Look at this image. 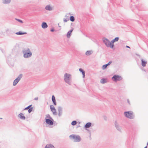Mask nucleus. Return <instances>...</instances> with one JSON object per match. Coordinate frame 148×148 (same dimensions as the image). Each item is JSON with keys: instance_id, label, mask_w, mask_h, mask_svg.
Returning a JSON list of instances; mask_svg holds the SVG:
<instances>
[{"instance_id": "obj_34", "label": "nucleus", "mask_w": 148, "mask_h": 148, "mask_svg": "<svg viewBox=\"0 0 148 148\" xmlns=\"http://www.w3.org/2000/svg\"><path fill=\"white\" fill-rule=\"evenodd\" d=\"M126 47H127V48H129L130 49V47L129 46H126Z\"/></svg>"}, {"instance_id": "obj_15", "label": "nucleus", "mask_w": 148, "mask_h": 148, "mask_svg": "<svg viewBox=\"0 0 148 148\" xmlns=\"http://www.w3.org/2000/svg\"><path fill=\"white\" fill-rule=\"evenodd\" d=\"M142 61V65L143 66H146V64H147V62L146 61H144L143 59L141 60Z\"/></svg>"}, {"instance_id": "obj_25", "label": "nucleus", "mask_w": 148, "mask_h": 148, "mask_svg": "<svg viewBox=\"0 0 148 148\" xmlns=\"http://www.w3.org/2000/svg\"><path fill=\"white\" fill-rule=\"evenodd\" d=\"M106 79H101V83L103 84L106 83Z\"/></svg>"}, {"instance_id": "obj_21", "label": "nucleus", "mask_w": 148, "mask_h": 148, "mask_svg": "<svg viewBox=\"0 0 148 148\" xmlns=\"http://www.w3.org/2000/svg\"><path fill=\"white\" fill-rule=\"evenodd\" d=\"M46 122L47 124L49 125H52L53 124L52 121H46Z\"/></svg>"}, {"instance_id": "obj_8", "label": "nucleus", "mask_w": 148, "mask_h": 148, "mask_svg": "<svg viewBox=\"0 0 148 148\" xmlns=\"http://www.w3.org/2000/svg\"><path fill=\"white\" fill-rule=\"evenodd\" d=\"M22 76V74H20L19 76L14 81L13 84V85L14 86H15L17 84L21 78Z\"/></svg>"}, {"instance_id": "obj_32", "label": "nucleus", "mask_w": 148, "mask_h": 148, "mask_svg": "<svg viewBox=\"0 0 148 148\" xmlns=\"http://www.w3.org/2000/svg\"><path fill=\"white\" fill-rule=\"evenodd\" d=\"M64 21L65 22H66L67 21V20L65 19H64Z\"/></svg>"}, {"instance_id": "obj_2", "label": "nucleus", "mask_w": 148, "mask_h": 148, "mask_svg": "<svg viewBox=\"0 0 148 148\" xmlns=\"http://www.w3.org/2000/svg\"><path fill=\"white\" fill-rule=\"evenodd\" d=\"M103 41L106 45L109 47L113 48L114 47L113 42H112V40L111 42H110L107 39L104 38L103 40Z\"/></svg>"}, {"instance_id": "obj_22", "label": "nucleus", "mask_w": 148, "mask_h": 148, "mask_svg": "<svg viewBox=\"0 0 148 148\" xmlns=\"http://www.w3.org/2000/svg\"><path fill=\"white\" fill-rule=\"evenodd\" d=\"M70 20L72 22H73L75 20L74 17L73 16H71L70 18Z\"/></svg>"}, {"instance_id": "obj_37", "label": "nucleus", "mask_w": 148, "mask_h": 148, "mask_svg": "<svg viewBox=\"0 0 148 148\" xmlns=\"http://www.w3.org/2000/svg\"><path fill=\"white\" fill-rule=\"evenodd\" d=\"M147 145H148V143H147Z\"/></svg>"}, {"instance_id": "obj_1", "label": "nucleus", "mask_w": 148, "mask_h": 148, "mask_svg": "<svg viewBox=\"0 0 148 148\" xmlns=\"http://www.w3.org/2000/svg\"><path fill=\"white\" fill-rule=\"evenodd\" d=\"M103 41L106 45L109 47L113 48L114 47L113 42H112V40L111 42H110L107 39L104 38L103 40Z\"/></svg>"}, {"instance_id": "obj_16", "label": "nucleus", "mask_w": 148, "mask_h": 148, "mask_svg": "<svg viewBox=\"0 0 148 148\" xmlns=\"http://www.w3.org/2000/svg\"><path fill=\"white\" fill-rule=\"evenodd\" d=\"M52 100L54 104L55 105H56V101L55 97L54 95H53L52 96Z\"/></svg>"}, {"instance_id": "obj_13", "label": "nucleus", "mask_w": 148, "mask_h": 148, "mask_svg": "<svg viewBox=\"0 0 148 148\" xmlns=\"http://www.w3.org/2000/svg\"><path fill=\"white\" fill-rule=\"evenodd\" d=\"M45 148H54V147L53 145L50 144H48L46 145Z\"/></svg>"}, {"instance_id": "obj_20", "label": "nucleus", "mask_w": 148, "mask_h": 148, "mask_svg": "<svg viewBox=\"0 0 148 148\" xmlns=\"http://www.w3.org/2000/svg\"><path fill=\"white\" fill-rule=\"evenodd\" d=\"M51 118L50 117L49 115H47L46 116V118L45 119V120H51Z\"/></svg>"}, {"instance_id": "obj_11", "label": "nucleus", "mask_w": 148, "mask_h": 148, "mask_svg": "<svg viewBox=\"0 0 148 148\" xmlns=\"http://www.w3.org/2000/svg\"><path fill=\"white\" fill-rule=\"evenodd\" d=\"M18 117L21 119H25V117L24 116V114L22 113L18 115Z\"/></svg>"}, {"instance_id": "obj_10", "label": "nucleus", "mask_w": 148, "mask_h": 148, "mask_svg": "<svg viewBox=\"0 0 148 148\" xmlns=\"http://www.w3.org/2000/svg\"><path fill=\"white\" fill-rule=\"evenodd\" d=\"M32 105H31L29 106H28L27 107L25 108L24 110H26L28 109V112L29 113H30L33 110V108L31 107V106H32Z\"/></svg>"}, {"instance_id": "obj_5", "label": "nucleus", "mask_w": 148, "mask_h": 148, "mask_svg": "<svg viewBox=\"0 0 148 148\" xmlns=\"http://www.w3.org/2000/svg\"><path fill=\"white\" fill-rule=\"evenodd\" d=\"M124 114L126 117L130 118H132L134 116L133 112L131 111L125 112Z\"/></svg>"}, {"instance_id": "obj_27", "label": "nucleus", "mask_w": 148, "mask_h": 148, "mask_svg": "<svg viewBox=\"0 0 148 148\" xmlns=\"http://www.w3.org/2000/svg\"><path fill=\"white\" fill-rule=\"evenodd\" d=\"M107 66H108L107 65V64H105V65H103L102 67V69L103 70L105 69H106L107 68Z\"/></svg>"}, {"instance_id": "obj_6", "label": "nucleus", "mask_w": 148, "mask_h": 148, "mask_svg": "<svg viewBox=\"0 0 148 148\" xmlns=\"http://www.w3.org/2000/svg\"><path fill=\"white\" fill-rule=\"evenodd\" d=\"M113 80L116 82L121 80L122 79V77L119 75H115L112 77V78Z\"/></svg>"}, {"instance_id": "obj_9", "label": "nucleus", "mask_w": 148, "mask_h": 148, "mask_svg": "<svg viewBox=\"0 0 148 148\" xmlns=\"http://www.w3.org/2000/svg\"><path fill=\"white\" fill-rule=\"evenodd\" d=\"M50 107L51 111L53 112V114L55 115L57 113L54 106L53 105H51L50 106Z\"/></svg>"}, {"instance_id": "obj_7", "label": "nucleus", "mask_w": 148, "mask_h": 148, "mask_svg": "<svg viewBox=\"0 0 148 148\" xmlns=\"http://www.w3.org/2000/svg\"><path fill=\"white\" fill-rule=\"evenodd\" d=\"M71 75L69 74L66 73L64 75V79L66 82H69L70 80Z\"/></svg>"}, {"instance_id": "obj_35", "label": "nucleus", "mask_w": 148, "mask_h": 148, "mask_svg": "<svg viewBox=\"0 0 148 148\" xmlns=\"http://www.w3.org/2000/svg\"><path fill=\"white\" fill-rule=\"evenodd\" d=\"M127 101H128V102L129 103H130V102H129V100H127Z\"/></svg>"}, {"instance_id": "obj_31", "label": "nucleus", "mask_w": 148, "mask_h": 148, "mask_svg": "<svg viewBox=\"0 0 148 148\" xmlns=\"http://www.w3.org/2000/svg\"><path fill=\"white\" fill-rule=\"evenodd\" d=\"M112 63V62L111 61H110L107 64V65L108 66L110 65Z\"/></svg>"}, {"instance_id": "obj_12", "label": "nucleus", "mask_w": 148, "mask_h": 148, "mask_svg": "<svg viewBox=\"0 0 148 148\" xmlns=\"http://www.w3.org/2000/svg\"><path fill=\"white\" fill-rule=\"evenodd\" d=\"M41 26L43 28H46L48 27L46 23L44 22L42 23Z\"/></svg>"}, {"instance_id": "obj_26", "label": "nucleus", "mask_w": 148, "mask_h": 148, "mask_svg": "<svg viewBox=\"0 0 148 148\" xmlns=\"http://www.w3.org/2000/svg\"><path fill=\"white\" fill-rule=\"evenodd\" d=\"M26 33L25 32V33H21L20 32H18L16 33V34L17 35H22L23 34H26Z\"/></svg>"}, {"instance_id": "obj_23", "label": "nucleus", "mask_w": 148, "mask_h": 148, "mask_svg": "<svg viewBox=\"0 0 148 148\" xmlns=\"http://www.w3.org/2000/svg\"><path fill=\"white\" fill-rule=\"evenodd\" d=\"M92 53V52L90 51H87L86 53V54L87 56H89Z\"/></svg>"}, {"instance_id": "obj_17", "label": "nucleus", "mask_w": 148, "mask_h": 148, "mask_svg": "<svg viewBox=\"0 0 148 148\" xmlns=\"http://www.w3.org/2000/svg\"><path fill=\"white\" fill-rule=\"evenodd\" d=\"M73 30V29H72L71 30H70V31L68 32L67 34V37L68 38H69L71 36V32H72V31Z\"/></svg>"}, {"instance_id": "obj_29", "label": "nucleus", "mask_w": 148, "mask_h": 148, "mask_svg": "<svg viewBox=\"0 0 148 148\" xmlns=\"http://www.w3.org/2000/svg\"><path fill=\"white\" fill-rule=\"evenodd\" d=\"M58 111H59V115H60V112L62 111L61 109L60 108H58Z\"/></svg>"}, {"instance_id": "obj_33", "label": "nucleus", "mask_w": 148, "mask_h": 148, "mask_svg": "<svg viewBox=\"0 0 148 148\" xmlns=\"http://www.w3.org/2000/svg\"><path fill=\"white\" fill-rule=\"evenodd\" d=\"M51 32H53L54 31V29H51Z\"/></svg>"}, {"instance_id": "obj_14", "label": "nucleus", "mask_w": 148, "mask_h": 148, "mask_svg": "<svg viewBox=\"0 0 148 148\" xmlns=\"http://www.w3.org/2000/svg\"><path fill=\"white\" fill-rule=\"evenodd\" d=\"M45 8L46 10L49 11L51 10L52 9V8L49 5H48L47 6L45 7Z\"/></svg>"}, {"instance_id": "obj_36", "label": "nucleus", "mask_w": 148, "mask_h": 148, "mask_svg": "<svg viewBox=\"0 0 148 148\" xmlns=\"http://www.w3.org/2000/svg\"><path fill=\"white\" fill-rule=\"evenodd\" d=\"M144 148H147V146L145 147Z\"/></svg>"}, {"instance_id": "obj_28", "label": "nucleus", "mask_w": 148, "mask_h": 148, "mask_svg": "<svg viewBox=\"0 0 148 148\" xmlns=\"http://www.w3.org/2000/svg\"><path fill=\"white\" fill-rule=\"evenodd\" d=\"M76 124V121H73L72 123L71 124L73 125H75Z\"/></svg>"}, {"instance_id": "obj_3", "label": "nucleus", "mask_w": 148, "mask_h": 148, "mask_svg": "<svg viewBox=\"0 0 148 148\" xmlns=\"http://www.w3.org/2000/svg\"><path fill=\"white\" fill-rule=\"evenodd\" d=\"M23 52L24 53V57L25 58H27L30 57L32 55V53L30 51L29 49H24Z\"/></svg>"}, {"instance_id": "obj_18", "label": "nucleus", "mask_w": 148, "mask_h": 148, "mask_svg": "<svg viewBox=\"0 0 148 148\" xmlns=\"http://www.w3.org/2000/svg\"><path fill=\"white\" fill-rule=\"evenodd\" d=\"M91 124L89 122L87 123L85 125V127L86 128H88L90 127Z\"/></svg>"}, {"instance_id": "obj_19", "label": "nucleus", "mask_w": 148, "mask_h": 148, "mask_svg": "<svg viewBox=\"0 0 148 148\" xmlns=\"http://www.w3.org/2000/svg\"><path fill=\"white\" fill-rule=\"evenodd\" d=\"M80 71L82 72L83 78L84 77H85V72L84 71L81 69H79Z\"/></svg>"}, {"instance_id": "obj_24", "label": "nucleus", "mask_w": 148, "mask_h": 148, "mask_svg": "<svg viewBox=\"0 0 148 148\" xmlns=\"http://www.w3.org/2000/svg\"><path fill=\"white\" fill-rule=\"evenodd\" d=\"M119 40V38L118 37L115 38L114 40H112V42L113 43Z\"/></svg>"}, {"instance_id": "obj_30", "label": "nucleus", "mask_w": 148, "mask_h": 148, "mask_svg": "<svg viewBox=\"0 0 148 148\" xmlns=\"http://www.w3.org/2000/svg\"><path fill=\"white\" fill-rule=\"evenodd\" d=\"M15 19L16 20H17V21H19V22H21V23H23V22L21 20H19V19L16 18Z\"/></svg>"}, {"instance_id": "obj_4", "label": "nucleus", "mask_w": 148, "mask_h": 148, "mask_svg": "<svg viewBox=\"0 0 148 148\" xmlns=\"http://www.w3.org/2000/svg\"><path fill=\"white\" fill-rule=\"evenodd\" d=\"M71 139L73 140L75 142H79L80 140V137L77 135L72 134L69 136Z\"/></svg>"}]
</instances>
